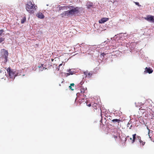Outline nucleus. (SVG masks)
Listing matches in <instances>:
<instances>
[{
    "label": "nucleus",
    "instance_id": "nucleus-30",
    "mask_svg": "<svg viewBox=\"0 0 154 154\" xmlns=\"http://www.w3.org/2000/svg\"><path fill=\"white\" fill-rule=\"evenodd\" d=\"M53 60H54L53 59H51V60L52 61H53Z\"/></svg>",
    "mask_w": 154,
    "mask_h": 154
},
{
    "label": "nucleus",
    "instance_id": "nucleus-26",
    "mask_svg": "<svg viewBox=\"0 0 154 154\" xmlns=\"http://www.w3.org/2000/svg\"><path fill=\"white\" fill-rule=\"evenodd\" d=\"M42 66V67H41V66H40V67H39V68H42L43 66H42H42Z\"/></svg>",
    "mask_w": 154,
    "mask_h": 154
},
{
    "label": "nucleus",
    "instance_id": "nucleus-3",
    "mask_svg": "<svg viewBox=\"0 0 154 154\" xmlns=\"http://www.w3.org/2000/svg\"><path fill=\"white\" fill-rule=\"evenodd\" d=\"M7 70L11 78L14 79L15 77L17 76V75L15 74L14 70L11 69L10 68H7Z\"/></svg>",
    "mask_w": 154,
    "mask_h": 154
},
{
    "label": "nucleus",
    "instance_id": "nucleus-28",
    "mask_svg": "<svg viewBox=\"0 0 154 154\" xmlns=\"http://www.w3.org/2000/svg\"><path fill=\"white\" fill-rule=\"evenodd\" d=\"M130 140H132V139L131 137L130 138Z\"/></svg>",
    "mask_w": 154,
    "mask_h": 154
},
{
    "label": "nucleus",
    "instance_id": "nucleus-23",
    "mask_svg": "<svg viewBox=\"0 0 154 154\" xmlns=\"http://www.w3.org/2000/svg\"><path fill=\"white\" fill-rule=\"evenodd\" d=\"M60 67L59 66H58V67H57V69H56L57 70V71H59V70H60Z\"/></svg>",
    "mask_w": 154,
    "mask_h": 154
},
{
    "label": "nucleus",
    "instance_id": "nucleus-29",
    "mask_svg": "<svg viewBox=\"0 0 154 154\" xmlns=\"http://www.w3.org/2000/svg\"><path fill=\"white\" fill-rule=\"evenodd\" d=\"M114 137H115V138H117V136H114Z\"/></svg>",
    "mask_w": 154,
    "mask_h": 154
},
{
    "label": "nucleus",
    "instance_id": "nucleus-11",
    "mask_svg": "<svg viewBox=\"0 0 154 154\" xmlns=\"http://www.w3.org/2000/svg\"><path fill=\"white\" fill-rule=\"evenodd\" d=\"M136 134H135L132 135L133 139L132 140V143H133L135 141V140H136Z\"/></svg>",
    "mask_w": 154,
    "mask_h": 154
},
{
    "label": "nucleus",
    "instance_id": "nucleus-31",
    "mask_svg": "<svg viewBox=\"0 0 154 154\" xmlns=\"http://www.w3.org/2000/svg\"><path fill=\"white\" fill-rule=\"evenodd\" d=\"M129 137V136H127V137H126V138H127V137Z\"/></svg>",
    "mask_w": 154,
    "mask_h": 154
},
{
    "label": "nucleus",
    "instance_id": "nucleus-10",
    "mask_svg": "<svg viewBox=\"0 0 154 154\" xmlns=\"http://www.w3.org/2000/svg\"><path fill=\"white\" fill-rule=\"evenodd\" d=\"M97 104L96 103H94L92 106V108L94 112L96 111L95 110H97Z\"/></svg>",
    "mask_w": 154,
    "mask_h": 154
},
{
    "label": "nucleus",
    "instance_id": "nucleus-1",
    "mask_svg": "<svg viewBox=\"0 0 154 154\" xmlns=\"http://www.w3.org/2000/svg\"><path fill=\"white\" fill-rule=\"evenodd\" d=\"M70 7L72 8L71 10L65 11L60 14L62 17H68L71 15H73L75 14H78L79 13V8L78 7L75 8L73 6H70Z\"/></svg>",
    "mask_w": 154,
    "mask_h": 154
},
{
    "label": "nucleus",
    "instance_id": "nucleus-17",
    "mask_svg": "<svg viewBox=\"0 0 154 154\" xmlns=\"http://www.w3.org/2000/svg\"><path fill=\"white\" fill-rule=\"evenodd\" d=\"M5 40V38L2 37L0 38V43H1L4 41Z\"/></svg>",
    "mask_w": 154,
    "mask_h": 154
},
{
    "label": "nucleus",
    "instance_id": "nucleus-16",
    "mask_svg": "<svg viewBox=\"0 0 154 154\" xmlns=\"http://www.w3.org/2000/svg\"><path fill=\"white\" fill-rule=\"evenodd\" d=\"M74 85V83H72L70 84V85L69 86V87L72 90H73L74 89L72 88V86L73 87Z\"/></svg>",
    "mask_w": 154,
    "mask_h": 154
},
{
    "label": "nucleus",
    "instance_id": "nucleus-4",
    "mask_svg": "<svg viewBox=\"0 0 154 154\" xmlns=\"http://www.w3.org/2000/svg\"><path fill=\"white\" fill-rule=\"evenodd\" d=\"M144 19L146 20L154 23V16L151 15H147Z\"/></svg>",
    "mask_w": 154,
    "mask_h": 154
},
{
    "label": "nucleus",
    "instance_id": "nucleus-14",
    "mask_svg": "<svg viewBox=\"0 0 154 154\" xmlns=\"http://www.w3.org/2000/svg\"><path fill=\"white\" fill-rule=\"evenodd\" d=\"M87 8H89L92 6L93 3L91 2H89L87 3Z\"/></svg>",
    "mask_w": 154,
    "mask_h": 154
},
{
    "label": "nucleus",
    "instance_id": "nucleus-2",
    "mask_svg": "<svg viewBox=\"0 0 154 154\" xmlns=\"http://www.w3.org/2000/svg\"><path fill=\"white\" fill-rule=\"evenodd\" d=\"M37 8L33 2L30 1L27 2L26 5V9L30 14H33Z\"/></svg>",
    "mask_w": 154,
    "mask_h": 154
},
{
    "label": "nucleus",
    "instance_id": "nucleus-13",
    "mask_svg": "<svg viewBox=\"0 0 154 154\" xmlns=\"http://www.w3.org/2000/svg\"><path fill=\"white\" fill-rule=\"evenodd\" d=\"M112 121L114 123H115V122H117L118 123H119L121 121L119 119H115L112 120Z\"/></svg>",
    "mask_w": 154,
    "mask_h": 154
},
{
    "label": "nucleus",
    "instance_id": "nucleus-25",
    "mask_svg": "<svg viewBox=\"0 0 154 154\" xmlns=\"http://www.w3.org/2000/svg\"><path fill=\"white\" fill-rule=\"evenodd\" d=\"M62 65H63L62 63H61V64H60L59 65V66L60 67Z\"/></svg>",
    "mask_w": 154,
    "mask_h": 154
},
{
    "label": "nucleus",
    "instance_id": "nucleus-19",
    "mask_svg": "<svg viewBox=\"0 0 154 154\" xmlns=\"http://www.w3.org/2000/svg\"><path fill=\"white\" fill-rule=\"evenodd\" d=\"M92 74H93L92 72H90L89 73H88V76H91L92 75Z\"/></svg>",
    "mask_w": 154,
    "mask_h": 154
},
{
    "label": "nucleus",
    "instance_id": "nucleus-18",
    "mask_svg": "<svg viewBox=\"0 0 154 154\" xmlns=\"http://www.w3.org/2000/svg\"><path fill=\"white\" fill-rule=\"evenodd\" d=\"M85 89L84 88H81V92L82 93H84L85 91Z\"/></svg>",
    "mask_w": 154,
    "mask_h": 154
},
{
    "label": "nucleus",
    "instance_id": "nucleus-24",
    "mask_svg": "<svg viewBox=\"0 0 154 154\" xmlns=\"http://www.w3.org/2000/svg\"><path fill=\"white\" fill-rule=\"evenodd\" d=\"M87 105L89 107H90L91 106V103L87 104Z\"/></svg>",
    "mask_w": 154,
    "mask_h": 154
},
{
    "label": "nucleus",
    "instance_id": "nucleus-15",
    "mask_svg": "<svg viewBox=\"0 0 154 154\" xmlns=\"http://www.w3.org/2000/svg\"><path fill=\"white\" fill-rule=\"evenodd\" d=\"M26 18L25 17H23V18L21 19V23H23L25 22L26 21Z\"/></svg>",
    "mask_w": 154,
    "mask_h": 154
},
{
    "label": "nucleus",
    "instance_id": "nucleus-12",
    "mask_svg": "<svg viewBox=\"0 0 154 154\" xmlns=\"http://www.w3.org/2000/svg\"><path fill=\"white\" fill-rule=\"evenodd\" d=\"M8 53L7 51H5L4 53V58L7 60L8 58Z\"/></svg>",
    "mask_w": 154,
    "mask_h": 154
},
{
    "label": "nucleus",
    "instance_id": "nucleus-21",
    "mask_svg": "<svg viewBox=\"0 0 154 154\" xmlns=\"http://www.w3.org/2000/svg\"><path fill=\"white\" fill-rule=\"evenodd\" d=\"M4 32V31L3 29H1L0 30V35L2 34Z\"/></svg>",
    "mask_w": 154,
    "mask_h": 154
},
{
    "label": "nucleus",
    "instance_id": "nucleus-7",
    "mask_svg": "<svg viewBox=\"0 0 154 154\" xmlns=\"http://www.w3.org/2000/svg\"><path fill=\"white\" fill-rule=\"evenodd\" d=\"M109 20V18H102L100 20H99V23H103L104 22L107 21Z\"/></svg>",
    "mask_w": 154,
    "mask_h": 154
},
{
    "label": "nucleus",
    "instance_id": "nucleus-22",
    "mask_svg": "<svg viewBox=\"0 0 154 154\" xmlns=\"http://www.w3.org/2000/svg\"><path fill=\"white\" fill-rule=\"evenodd\" d=\"M101 55L102 56H104L106 54L104 53H103L101 54Z\"/></svg>",
    "mask_w": 154,
    "mask_h": 154
},
{
    "label": "nucleus",
    "instance_id": "nucleus-27",
    "mask_svg": "<svg viewBox=\"0 0 154 154\" xmlns=\"http://www.w3.org/2000/svg\"><path fill=\"white\" fill-rule=\"evenodd\" d=\"M127 140V138H125V141H126Z\"/></svg>",
    "mask_w": 154,
    "mask_h": 154
},
{
    "label": "nucleus",
    "instance_id": "nucleus-20",
    "mask_svg": "<svg viewBox=\"0 0 154 154\" xmlns=\"http://www.w3.org/2000/svg\"><path fill=\"white\" fill-rule=\"evenodd\" d=\"M134 2L135 4L136 5H137L139 7L141 6V5L139 4V3L138 2Z\"/></svg>",
    "mask_w": 154,
    "mask_h": 154
},
{
    "label": "nucleus",
    "instance_id": "nucleus-9",
    "mask_svg": "<svg viewBox=\"0 0 154 154\" xmlns=\"http://www.w3.org/2000/svg\"><path fill=\"white\" fill-rule=\"evenodd\" d=\"M68 72H69L68 73H65V75L66 77H67L70 75H73L74 74V72L71 71L70 69H69Z\"/></svg>",
    "mask_w": 154,
    "mask_h": 154
},
{
    "label": "nucleus",
    "instance_id": "nucleus-5",
    "mask_svg": "<svg viewBox=\"0 0 154 154\" xmlns=\"http://www.w3.org/2000/svg\"><path fill=\"white\" fill-rule=\"evenodd\" d=\"M136 140H137L139 142H140V145H141L143 146H144L145 144V142L142 140H141V137L138 135H137L136 136Z\"/></svg>",
    "mask_w": 154,
    "mask_h": 154
},
{
    "label": "nucleus",
    "instance_id": "nucleus-6",
    "mask_svg": "<svg viewBox=\"0 0 154 154\" xmlns=\"http://www.w3.org/2000/svg\"><path fill=\"white\" fill-rule=\"evenodd\" d=\"M153 70L152 68H151L150 67L148 68L146 67L145 68V70L144 71V73H147L149 74H151L153 72Z\"/></svg>",
    "mask_w": 154,
    "mask_h": 154
},
{
    "label": "nucleus",
    "instance_id": "nucleus-8",
    "mask_svg": "<svg viewBox=\"0 0 154 154\" xmlns=\"http://www.w3.org/2000/svg\"><path fill=\"white\" fill-rule=\"evenodd\" d=\"M37 17L40 19H43L44 17V16L41 12H39L37 14Z\"/></svg>",
    "mask_w": 154,
    "mask_h": 154
}]
</instances>
